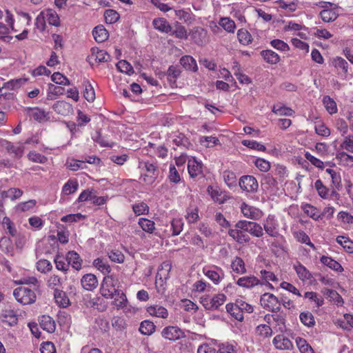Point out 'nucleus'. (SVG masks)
Listing matches in <instances>:
<instances>
[{"mask_svg":"<svg viewBox=\"0 0 353 353\" xmlns=\"http://www.w3.org/2000/svg\"><path fill=\"white\" fill-rule=\"evenodd\" d=\"M240 188L248 192H254L258 190L259 184L257 180L251 175L241 176L239 182Z\"/></svg>","mask_w":353,"mask_h":353,"instance_id":"39448f33","label":"nucleus"},{"mask_svg":"<svg viewBox=\"0 0 353 353\" xmlns=\"http://www.w3.org/2000/svg\"><path fill=\"white\" fill-rule=\"evenodd\" d=\"M139 225L146 232L152 233L154 228V222L145 218H141L139 220Z\"/></svg>","mask_w":353,"mask_h":353,"instance_id":"ea45409f","label":"nucleus"},{"mask_svg":"<svg viewBox=\"0 0 353 353\" xmlns=\"http://www.w3.org/2000/svg\"><path fill=\"white\" fill-rule=\"evenodd\" d=\"M1 321L7 323L10 326H12L17 323V317L12 310H6L1 314Z\"/></svg>","mask_w":353,"mask_h":353,"instance_id":"72a5a7b5","label":"nucleus"},{"mask_svg":"<svg viewBox=\"0 0 353 353\" xmlns=\"http://www.w3.org/2000/svg\"><path fill=\"white\" fill-rule=\"evenodd\" d=\"M273 343L277 349L280 350H290L293 346L291 341L281 334L274 338Z\"/></svg>","mask_w":353,"mask_h":353,"instance_id":"2eb2a0df","label":"nucleus"},{"mask_svg":"<svg viewBox=\"0 0 353 353\" xmlns=\"http://www.w3.org/2000/svg\"><path fill=\"white\" fill-rule=\"evenodd\" d=\"M302 208L304 212L313 219L319 220L320 218H321V214H318L316 213V208L312 206V205L305 204V205L302 206Z\"/></svg>","mask_w":353,"mask_h":353,"instance_id":"0e129e2a","label":"nucleus"},{"mask_svg":"<svg viewBox=\"0 0 353 353\" xmlns=\"http://www.w3.org/2000/svg\"><path fill=\"white\" fill-rule=\"evenodd\" d=\"M23 191L19 188H10L8 190L1 191V198H10L12 200L17 199L21 196Z\"/></svg>","mask_w":353,"mask_h":353,"instance_id":"473e14b6","label":"nucleus"},{"mask_svg":"<svg viewBox=\"0 0 353 353\" xmlns=\"http://www.w3.org/2000/svg\"><path fill=\"white\" fill-rule=\"evenodd\" d=\"M236 283L241 287L247 288H250L259 284L263 285V282H261L258 278L254 276L241 277L238 279Z\"/></svg>","mask_w":353,"mask_h":353,"instance_id":"ddd939ff","label":"nucleus"},{"mask_svg":"<svg viewBox=\"0 0 353 353\" xmlns=\"http://www.w3.org/2000/svg\"><path fill=\"white\" fill-rule=\"evenodd\" d=\"M207 35V31L200 27L195 28L192 33L191 37L194 42L198 46H202Z\"/></svg>","mask_w":353,"mask_h":353,"instance_id":"a211bd4d","label":"nucleus"},{"mask_svg":"<svg viewBox=\"0 0 353 353\" xmlns=\"http://www.w3.org/2000/svg\"><path fill=\"white\" fill-rule=\"evenodd\" d=\"M228 234L239 244L249 243L250 241V236L245 234L243 230L239 228L230 229Z\"/></svg>","mask_w":353,"mask_h":353,"instance_id":"1a4fd4ad","label":"nucleus"},{"mask_svg":"<svg viewBox=\"0 0 353 353\" xmlns=\"http://www.w3.org/2000/svg\"><path fill=\"white\" fill-rule=\"evenodd\" d=\"M226 311L228 312L232 316H233L235 319L239 321H242L243 320V312L239 307L236 306L235 303H228L225 306Z\"/></svg>","mask_w":353,"mask_h":353,"instance_id":"a878e982","label":"nucleus"},{"mask_svg":"<svg viewBox=\"0 0 353 353\" xmlns=\"http://www.w3.org/2000/svg\"><path fill=\"white\" fill-rule=\"evenodd\" d=\"M299 317L301 323L305 326L311 327L315 325L314 316L310 312H301Z\"/></svg>","mask_w":353,"mask_h":353,"instance_id":"f704fd0d","label":"nucleus"},{"mask_svg":"<svg viewBox=\"0 0 353 353\" xmlns=\"http://www.w3.org/2000/svg\"><path fill=\"white\" fill-rule=\"evenodd\" d=\"M261 186L264 187L266 190L277 185L276 180L270 174L264 175L261 179Z\"/></svg>","mask_w":353,"mask_h":353,"instance_id":"79ce46f5","label":"nucleus"},{"mask_svg":"<svg viewBox=\"0 0 353 353\" xmlns=\"http://www.w3.org/2000/svg\"><path fill=\"white\" fill-rule=\"evenodd\" d=\"M116 66L118 70H119L121 72L126 73L128 75H130L134 73L133 67L129 62H128L125 60L119 61L117 63Z\"/></svg>","mask_w":353,"mask_h":353,"instance_id":"e433bc0d","label":"nucleus"},{"mask_svg":"<svg viewBox=\"0 0 353 353\" xmlns=\"http://www.w3.org/2000/svg\"><path fill=\"white\" fill-rule=\"evenodd\" d=\"M13 295L17 301L23 305L32 304L36 301V294L33 290L26 287L17 288Z\"/></svg>","mask_w":353,"mask_h":353,"instance_id":"f257e3e1","label":"nucleus"},{"mask_svg":"<svg viewBox=\"0 0 353 353\" xmlns=\"http://www.w3.org/2000/svg\"><path fill=\"white\" fill-rule=\"evenodd\" d=\"M231 266L232 270L237 273L243 274L246 272L245 263L241 257L236 256L235 259L232 262Z\"/></svg>","mask_w":353,"mask_h":353,"instance_id":"c03bdc74","label":"nucleus"},{"mask_svg":"<svg viewBox=\"0 0 353 353\" xmlns=\"http://www.w3.org/2000/svg\"><path fill=\"white\" fill-rule=\"evenodd\" d=\"M65 260L68 261V265L71 264L72 267L75 270H79L81 269L83 261L77 252L73 250L69 251L65 256Z\"/></svg>","mask_w":353,"mask_h":353,"instance_id":"9d476101","label":"nucleus"},{"mask_svg":"<svg viewBox=\"0 0 353 353\" xmlns=\"http://www.w3.org/2000/svg\"><path fill=\"white\" fill-rule=\"evenodd\" d=\"M91 51L93 52V54H94L95 52L98 54V55L95 56L94 61L99 63L108 62L111 60L110 55L103 50H100L98 48H92Z\"/></svg>","mask_w":353,"mask_h":353,"instance_id":"7c9ffc66","label":"nucleus"},{"mask_svg":"<svg viewBox=\"0 0 353 353\" xmlns=\"http://www.w3.org/2000/svg\"><path fill=\"white\" fill-rule=\"evenodd\" d=\"M272 111L279 116H292L294 113V111L290 108L278 105H274Z\"/></svg>","mask_w":353,"mask_h":353,"instance_id":"a18cd8bd","label":"nucleus"},{"mask_svg":"<svg viewBox=\"0 0 353 353\" xmlns=\"http://www.w3.org/2000/svg\"><path fill=\"white\" fill-rule=\"evenodd\" d=\"M203 164L199 161H197L195 157H192V159H190L188 161V172L192 178H195L199 174L202 172Z\"/></svg>","mask_w":353,"mask_h":353,"instance_id":"f8f14e48","label":"nucleus"},{"mask_svg":"<svg viewBox=\"0 0 353 353\" xmlns=\"http://www.w3.org/2000/svg\"><path fill=\"white\" fill-rule=\"evenodd\" d=\"M161 269L158 270L156 278L163 282V281H166L169 278V272L171 270L172 265L170 262L165 261L161 265Z\"/></svg>","mask_w":353,"mask_h":353,"instance_id":"cd10ccee","label":"nucleus"},{"mask_svg":"<svg viewBox=\"0 0 353 353\" xmlns=\"http://www.w3.org/2000/svg\"><path fill=\"white\" fill-rule=\"evenodd\" d=\"M119 14L112 9L107 10L104 12L105 22L109 24L117 22L119 19Z\"/></svg>","mask_w":353,"mask_h":353,"instance_id":"09e8293b","label":"nucleus"},{"mask_svg":"<svg viewBox=\"0 0 353 353\" xmlns=\"http://www.w3.org/2000/svg\"><path fill=\"white\" fill-rule=\"evenodd\" d=\"M83 97L88 102H92L95 99V92L92 85L87 82L85 84Z\"/></svg>","mask_w":353,"mask_h":353,"instance_id":"bf43d9fd","label":"nucleus"},{"mask_svg":"<svg viewBox=\"0 0 353 353\" xmlns=\"http://www.w3.org/2000/svg\"><path fill=\"white\" fill-rule=\"evenodd\" d=\"M46 17H47V20L50 25H52V26H54L56 27L59 26V25H60L59 17L57 13L54 10H53L52 9L47 10Z\"/></svg>","mask_w":353,"mask_h":353,"instance_id":"864d4df0","label":"nucleus"},{"mask_svg":"<svg viewBox=\"0 0 353 353\" xmlns=\"http://www.w3.org/2000/svg\"><path fill=\"white\" fill-rule=\"evenodd\" d=\"M41 327L49 333H53L55 331V323L52 319L48 315H43L39 319Z\"/></svg>","mask_w":353,"mask_h":353,"instance_id":"4468645a","label":"nucleus"},{"mask_svg":"<svg viewBox=\"0 0 353 353\" xmlns=\"http://www.w3.org/2000/svg\"><path fill=\"white\" fill-rule=\"evenodd\" d=\"M181 71L176 65H170L163 75H167L168 81L171 83H175L176 79L180 76Z\"/></svg>","mask_w":353,"mask_h":353,"instance_id":"c85d7f7f","label":"nucleus"},{"mask_svg":"<svg viewBox=\"0 0 353 353\" xmlns=\"http://www.w3.org/2000/svg\"><path fill=\"white\" fill-rule=\"evenodd\" d=\"M235 228L243 230L256 237H261L263 235V228L256 222L241 220L235 224Z\"/></svg>","mask_w":353,"mask_h":353,"instance_id":"7ed1b4c3","label":"nucleus"},{"mask_svg":"<svg viewBox=\"0 0 353 353\" xmlns=\"http://www.w3.org/2000/svg\"><path fill=\"white\" fill-rule=\"evenodd\" d=\"M223 179L225 183L230 187H235L236 185V174L231 171L223 172Z\"/></svg>","mask_w":353,"mask_h":353,"instance_id":"6e6d98bb","label":"nucleus"},{"mask_svg":"<svg viewBox=\"0 0 353 353\" xmlns=\"http://www.w3.org/2000/svg\"><path fill=\"white\" fill-rule=\"evenodd\" d=\"M296 272L301 279H310L312 277V274L301 263L297 265H294Z\"/></svg>","mask_w":353,"mask_h":353,"instance_id":"de8ad7c7","label":"nucleus"},{"mask_svg":"<svg viewBox=\"0 0 353 353\" xmlns=\"http://www.w3.org/2000/svg\"><path fill=\"white\" fill-rule=\"evenodd\" d=\"M26 79H11L6 83H4L2 88H7L9 90H15L19 88L25 82Z\"/></svg>","mask_w":353,"mask_h":353,"instance_id":"a19ab883","label":"nucleus"},{"mask_svg":"<svg viewBox=\"0 0 353 353\" xmlns=\"http://www.w3.org/2000/svg\"><path fill=\"white\" fill-rule=\"evenodd\" d=\"M241 209L243 215L249 219L256 220L259 218V210L254 207L247 205L245 203L241 205Z\"/></svg>","mask_w":353,"mask_h":353,"instance_id":"4be33fe9","label":"nucleus"},{"mask_svg":"<svg viewBox=\"0 0 353 353\" xmlns=\"http://www.w3.org/2000/svg\"><path fill=\"white\" fill-rule=\"evenodd\" d=\"M220 25L224 28L225 30L229 32H234L236 25L234 21L229 18H223L220 21Z\"/></svg>","mask_w":353,"mask_h":353,"instance_id":"69168bd1","label":"nucleus"},{"mask_svg":"<svg viewBox=\"0 0 353 353\" xmlns=\"http://www.w3.org/2000/svg\"><path fill=\"white\" fill-rule=\"evenodd\" d=\"M79 187L78 182L76 180H69L63 187L62 191L66 194L69 195L75 192Z\"/></svg>","mask_w":353,"mask_h":353,"instance_id":"49530a36","label":"nucleus"},{"mask_svg":"<svg viewBox=\"0 0 353 353\" xmlns=\"http://www.w3.org/2000/svg\"><path fill=\"white\" fill-rule=\"evenodd\" d=\"M132 209L134 214L137 216L141 214H146L149 212V207L144 202L133 205Z\"/></svg>","mask_w":353,"mask_h":353,"instance_id":"680f3d73","label":"nucleus"},{"mask_svg":"<svg viewBox=\"0 0 353 353\" xmlns=\"http://www.w3.org/2000/svg\"><path fill=\"white\" fill-rule=\"evenodd\" d=\"M65 258L63 255L60 254H57L54 258V263L56 265V268L59 270H61L63 272H67L69 268L68 263L65 262Z\"/></svg>","mask_w":353,"mask_h":353,"instance_id":"5fc2aeb1","label":"nucleus"},{"mask_svg":"<svg viewBox=\"0 0 353 353\" xmlns=\"http://www.w3.org/2000/svg\"><path fill=\"white\" fill-rule=\"evenodd\" d=\"M115 295H117L119 297V299H115L112 302V304L114 305L117 309L125 307L127 305L128 299L124 292L118 289Z\"/></svg>","mask_w":353,"mask_h":353,"instance_id":"58836bf2","label":"nucleus"},{"mask_svg":"<svg viewBox=\"0 0 353 353\" xmlns=\"http://www.w3.org/2000/svg\"><path fill=\"white\" fill-rule=\"evenodd\" d=\"M54 297L56 303L62 307H66L70 304V300L65 292L63 290L55 289Z\"/></svg>","mask_w":353,"mask_h":353,"instance_id":"412c9836","label":"nucleus"},{"mask_svg":"<svg viewBox=\"0 0 353 353\" xmlns=\"http://www.w3.org/2000/svg\"><path fill=\"white\" fill-rule=\"evenodd\" d=\"M53 110L59 114L65 116L72 111V106L64 101H58L52 105Z\"/></svg>","mask_w":353,"mask_h":353,"instance_id":"9b49d317","label":"nucleus"},{"mask_svg":"<svg viewBox=\"0 0 353 353\" xmlns=\"http://www.w3.org/2000/svg\"><path fill=\"white\" fill-rule=\"evenodd\" d=\"M261 305L265 310L273 313H278L281 310L280 301L273 294L265 292L260 299Z\"/></svg>","mask_w":353,"mask_h":353,"instance_id":"f03ea898","label":"nucleus"},{"mask_svg":"<svg viewBox=\"0 0 353 353\" xmlns=\"http://www.w3.org/2000/svg\"><path fill=\"white\" fill-rule=\"evenodd\" d=\"M26 112L37 121L41 122L45 119H49L48 113L39 108H27Z\"/></svg>","mask_w":353,"mask_h":353,"instance_id":"f3484780","label":"nucleus"},{"mask_svg":"<svg viewBox=\"0 0 353 353\" xmlns=\"http://www.w3.org/2000/svg\"><path fill=\"white\" fill-rule=\"evenodd\" d=\"M37 268L41 272H47L52 270L51 263L46 259H41L37 263Z\"/></svg>","mask_w":353,"mask_h":353,"instance_id":"338daca9","label":"nucleus"},{"mask_svg":"<svg viewBox=\"0 0 353 353\" xmlns=\"http://www.w3.org/2000/svg\"><path fill=\"white\" fill-rule=\"evenodd\" d=\"M180 64L186 70L196 71V62L192 57L189 55L183 56L180 59Z\"/></svg>","mask_w":353,"mask_h":353,"instance_id":"bb28decb","label":"nucleus"},{"mask_svg":"<svg viewBox=\"0 0 353 353\" xmlns=\"http://www.w3.org/2000/svg\"><path fill=\"white\" fill-rule=\"evenodd\" d=\"M118 289L115 288L112 276H105L101 283L100 293L105 299H112Z\"/></svg>","mask_w":353,"mask_h":353,"instance_id":"20e7f679","label":"nucleus"},{"mask_svg":"<svg viewBox=\"0 0 353 353\" xmlns=\"http://www.w3.org/2000/svg\"><path fill=\"white\" fill-rule=\"evenodd\" d=\"M241 143L250 149L256 150L259 151H265L266 148L264 145L261 144L260 143L256 141H250V140H243Z\"/></svg>","mask_w":353,"mask_h":353,"instance_id":"13d9d810","label":"nucleus"},{"mask_svg":"<svg viewBox=\"0 0 353 353\" xmlns=\"http://www.w3.org/2000/svg\"><path fill=\"white\" fill-rule=\"evenodd\" d=\"M161 336L170 341H176L183 337L184 333L176 326H168L162 330Z\"/></svg>","mask_w":353,"mask_h":353,"instance_id":"0eeeda50","label":"nucleus"},{"mask_svg":"<svg viewBox=\"0 0 353 353\" xmlns=\"http://www.w3.org/2000/svg\"><path fill=\"white\" fill-rule=\"evenodd\" d=\"M226 301V296L223 294H218L211 298V310H218Z\"/></svg>","mask_w":353,"mask_h":353,"instance_id":"37998d69","label":"nucleus"},{"mask_svg":"<svg viewBox=\"0 0 353 353\" xmlns=\"http://www.w3.org/2000/svg\"><path fill=\"white\" fill-rule=\"evenodd\" d=\"M81 283L82 287L88 290L92 291L98 285V280L97 276L93 274H85L83 276Z\"/></svg>","mask_w":353,"mask_h":353,"instance_id":"6e6552de","label":"nucleus"},{"mask_svg":"<svg viewBox=\"0 0 353 353\" xmlns=\"http://www.w3.org/2000/svg\"><path fill=\"white\" fill-rule=\"evenodd\" d=\"M92 35L94 40L98 43L104 42L109 37L108 30L103 25L96 26L92 31Z\"/></svg>","mask_w":353,"mask_h":353,"instance_id":"dca6fc26","label":"nucleus"},{"mask_svg":"<svg viewBox=\"0 0 353 353\" xmlns=\"http://www.w3.org/2000/svg\"><path fill=\"white\" fill-rule=\"evenodd\" d=\"M156 325L149 320H145L141 323L139 331L144 335H151L155 331Z\"/></svg>","mask_w":353,"mask_h":353,"instance_id":"c756f323","label":"nucleus"},{"mask_svg":"<svg viewBox=\"0 0 353 353\" xmlns=\"http://www.w3.org/2000/svg\"><path fill=\"white\" fill-rule=\"evenodd\" d=\"M321 292L329 297L331 301H334L338 305H342L343 299L342 296L334 290L324 288Z\"/></svg>","mask_w":353,"mask_h":353,"instance_id":"393cba45","label":"nucleus"},{"mask_svg":"<svg viewBox=\"0 0 353 353\" xmlns=\"http://www.w3.org/2000/svg\"><path fill=\"white\" fill-rule=\"evenodd\" d=\"M147 312L152 316L166 319L168 316V312L166 308L159 305H152L147 308Z\"/></svg>","mask_w":353,"mask_h":353,"instance_id":"5701e85b","label":"nucleus"},{"mask_svg":"<svg viewBox=\"0 0 353 353\" xmlns=\"http://www.w3.org/2000/svg\"><path fill=\"white\" fill-rule=\"evenodd\" d=\"M261 55L267 63L270 64H276L280 61L279 55L271 50H262Z\"/></svg>","mask_w":353,"mask_h":353,"instance_id":"b1692460","label":"nucleus"},{"mask_svg":"<svg viewBox=\"0 0 353 353\" xmlns=\"http://www.w3.org/2000/svg\"><path fill=\"white\" fill-rule=\"evenodd\" d=\"M154 28L161 32L169 33L172 30V27L164 18H157L152 21Z\"/></svg>","mask_w":353,"mask_h":353,"instance_id":"6ab92c4d","label":"nucleus"},{"mask_svg":"<svg viewBox=\"0 0 353 353\" xmlns=\"http://www.w3.org/2000/svg\"><path fill=\"white\" fill-rule=\"evenodd\" d=\"M199 209L197 207H195L194 208L191 209L188 208L187 209V214L185 216L186 219L188 220V223H194L196 222L199 219Z\"/></svg>","mask_w":353,"mask_h":353,"instance_id":"052dcab7","label":"nucleus"},{"mask_svg":"<svg viewBox=\"0 0 353 353\" xmlns=\"http://www.w3.org/2000/svg\"><path fill=\"white\" fill-rule=\"evenodd\" d=\"M323 102L325 104L326 110L330 114H332L337 112L336 102L329 96L323 97Z\"/></svg>","mask_w":353,"mask_h":353,"instance_id":"8fccbe9b","label":"nucleus"},{"mask_svg":"<svg viewBox=\"0 0 353 353\" xmlns=\"http://www.w3.org/2000/svg\"><path fill=\"white\" fill-rule=\"evenodd\" d=\"M317 5L325 8V9L321 10L319 14L321 19L324 22L328 23L334 21L337 19L338 14L336 13V12L334 10L328 8L327 6H332V3L321 1Z\"/></svg>","mask_w":353,"mask_h":353,"instance_id":"423d86ee","label":"nucleus"},{"mask_svg":"<svg viewBox=\"0 0 353 353\" xmlns=\"http://www.w3.org/2000/svg\"><path fill=\"white\" fill-rule=\"evenodd\" d=\"M172 236L179 235L183 230V222L181 219H174L171 222Z\"/></svg>","mask_w":353,"mask_h":353,"instance_id":"e2e57ef3","label":"nucleus"},{"mask_svg":"<svg viewBox=\"0 0 353 353\" xmlns=\"http://www.w3.org/2000/svg\"><path fill=\"white\" fill-rule=\"evenodd\" d=\"M171 34L174 35L178 39H188L187 30L184 26H181L180 23H176V28L171 31Z\"/></svg>","mask_w":353,"mask_h":353,"instance_id":"4d7b16f0","label":"nucleus"},{"mask_svg":"<svg viewBox=\"0 0 353 353\" xmlns=\"http://www.w3.org/2000/svg\"><path fill=\"white\" fill-rule=\"evenodd\" d=\"M93 266L97 268L102 273H110L111 271V268L108 265L106 260L102 258H97L93 261Z\"/></svg>","mask_w":353,"mask_h":353,"instance_id":"2f4dec72","label":"nucleus"},{"mask_svg":"<svg viewBox=\"0 0 353 353\" xmlns=\"http://www.w3.org/2000/svg\"><path fill=\"white\" fill-rule=\"evenodd\" d=\"M1 224L3 225V228L6 230L12 236H15L17 235V230L14 223L9 217L3 216L1 221Z\"/></svg>","mask_w":353,"mask_h":353,"instance_id":"4c0bfd02","label":"nucleus"},{"mask_svg":"<svg viewBox=\"0 0 353 353\" xmlns=\"http://www.w3.org/2000/svg\"><path fill=\"white\" fill-rule=\"evenodd\" d=\"M297 347L301 353H314L312 347L307 343L306 340L297 337L296 339Z\"/></svg>","mask_w":353,"mask_h":353,"instance_id":"c9c22d12","label":"nucleus"},{"mask_svg":"<svg viewBox=\"0 0 353 353\" xmlns=\"http://www.w3.org/2000/svg\"><path fill=\"white\" fill-rule=\"evenodd\" d=\"M237 37L239 42L243 45H248L252 41L251 34L245 29L239 30Z\"/></svg>","mask_w":353,"mask_h":353,"instance_id":"3c124183","label":"nucleus"},{"mask_svg":"<svg viewBox=\"0 0 353 353\" xmlns=\"http://www.w3.org/2000/svg\"><path fill=\"white\" fill-rule=\"evenodd\" d=\"M41 353H56V348L50 341L43 342L40 347Z\"/></svg>","mask_w":353,"mask_h":353,"instance_id":"774afa93","label":"nucleus"},{"mask_svg":"<svg viewBox=\"0 0 353 353\" xmlns=\"http://www.w3.org/2000/svg\"><path fill=\"white\" fill-rule=\"evenodd\" d=\"M320 261L325 265L329 267L330 269L338 272H342L343 271V268L342 265L334 259L331 257L322 256L320 259Z\"/></svg>","mask_w":353,"mask_h":353,"instance_id":"aec40b11","label":"nucleus"},{"mask_svg":"<svg viewBox=\"0 0 353 353\" xmlns=\"http://www.w3.org/2000/svg\"><path fill=\"white\" fill-rule=\"evenodd\" d=\"M51 79L57 84L64 85H70V80L65 76L59 72H54L51 77Z\"/></svg>","mask_w":353,"mask_h":353,"instance_id":"603ef678","label":"nucleus"}]
</instances>
